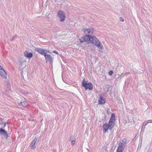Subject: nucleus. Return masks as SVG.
<instances>
[{"label": "nucleus", "mask_w": 152, "mask_h": 152, "mask_svg": "<svg viewBox=\"0 0 152 152\" xmlns=\"http://www.w3.org/2000/svg\"><path fill=\"white\" fill-rule=\"evenodd\" d=\"M115 115L113 113L112 114L110 118L108 123H105L102 126V131L105 133L108 132V130H111L113 128L115 124Z\"/></svg>", "instance_id": "nucleus-1"}, {"label": "nucleus", "mask_w": 152, "mask_h": 152, "mask_svg": "<svg viewBox=\"0 0 152 152\" xmlns=\"http://www.w3.org/2000/svg\"><path fill=\"white\" fill-rule=\"evenodd\" d=\"M93 37L88 35L83 36L80 39V42L83 43L85 42H88L89 43H92V40Z\"/></svg>", "instance_id": "nucleus-2"}, {"label": "nucleus", "mask_w": 152, "mask_h": 152, "mask_svg": "<svg viewBox=\"0 0 152 152\" xmlns=\"http://www.w3.org/2000/svg\"><path fill=\"white\" fill-rule=\"evenodd\" d=\"M93 42L95 46L101 49H103L104 48L102 45L101 43L95 37L93 38L92 43Z\"/></svg>", "instance_id": "nucleus-3"}, {"label": "nucleus", "mask_w": 152, "mask_h": 152, "mask_svg": "<svg viewBox=\"0 0 152 152\" xmlns=\"http://www.w3.org/2000/svg\"><path fill=\"white\" fill-rule=\"evenodd\" d=\"M82 86L86 90L88 89L89 90H91L93 88L92 83L91 82L86 83L85 79H83L82 82Z\"/></svg>", "instance_id": "nucleus-4"}, {"label": "nucleus", "mask_w": 152, "mask_h": 152, "mask_svg": "<svg viewBox=\"0 0 152 152\" xmlns=\"http://www.w3.org/2000/svg\"><path fill=\"white\" fill-rule=\"evenodd\" d=\"M58 15L60 18V21L63 22L65 20V15L63 11L61 10L59 11L58 13Z\"/></svg>", "instance_id": "nucleus-5"}, {"label": "nucleus", "mask_w": 152, "mask_h": 152, "mask_svg": "<svg viewBox=\"0 0 152 152\" xmlns=\"http://www.w3.org/2000/svg\"><path fill=\"white\" fill-rule=\"evenodd\" d=\"M84 33L88 35L92 34L94 32V29L92 28H85L83 29Z\"/></svg>", "instance_id": "nucleus-6"}, {"label": "nucleus", "mask_w": 152, "mask_h": 152, "mask_svg": "<svg viewBox=\"0 0 152 152\" xmlns=\"http://www.w3.org/2000/svg\"><path fill=\"white\" fill-rule=\"evenodd\" d=\"M44 55L46 61H47L50 62H53V58L50 55L46 54V53H45Z\"/></svg>", "instance_id": "nucleus-7"}, {"label": "nucleus", "mask_w": 152, "mask_h": 152, "mask_svg": "<svg viewBox=\"0 0 152 152\" xmlns=\"http://www.w3.org/2000/svg\"><path fill=\"white\" fill-rule=\"evenodd\" d=\"M0 75L3 77L5 78L6 77L7 73L0 65Z\"/></svg>", "instance_id": "nucleus-8"}, {"label": "nucleus", "mask_w": 152, "mask_h": 152, "mask_svg": "<svg viewBox=\"0 0 152 152\" xmlns=\"http://www.w3.org/2000/svg\"><path fill=\"white\" fill-rule=\"evenodd\" d=\"M19 68L22 69L23 68H25L26 67V61H21L19 60Z\"/></svg>", "instance_id": "nucleus-9"}, {"label": "nucleus", "mask_w": 152, "mask_h": 152, "mask_svg": "<svg viewBox=\"0 0 152 152\" xmlns=\"http://www.w3.org/2000/svg\"><path fill=\"white\" fill-rule=\"evenodd\" d=\"M38 138H35L32 141L30 145L32 149H33L35 148L36 146L35 145V144Z\"/></svg>", "instance_id": "nucleus-10"}, {"label": "nucleus", "mask_w": 152, "mask_h": 152, "mask_svg": "<svg viewBox=\"0 0 152 152\" xmlns=\"http://www.w3.org/2000/svg\"><path fill=\"white\" fill-rule=\"evenodd\" d=\"M35 51L38 52L39 53L41 54L42 55H43L45 54V50L44 49L40 48H37L35 49Z\"/></svg>", "instance_id": "nucleus-11"}, {"label": "nucleus", "mask_w": 152, "mask_h": 152, "mask_svg": "<svg viewBox=\"0 0 152 152\" xmlns=\"http://www.w3.org/2000/svg\"><path fill=\"white\" fill-rule=\"evenodd\" d=\"M126 141L127 140L126 139H123L120 140L118 145H122V147H125L126 145Z\"/></svg>", "instance_id": "nucleus-12"}, {"label": "nucleus", "mask_w": 152, "mask_h": 152, "mask_svg": "<svg viewBox=\"0 0 152 152\" xmlns=\"http://www.w3.org/2000/svg\"><path fill=\"white\" fill-rule=\"evenodd\" d=\"M24 55L26 58H30L32 57L33 54L31 52L28 53L27 51H26L24 53Z\"/></svg>", "instance_id": "nucleus-13"}, {"label": "nucleus", "mask_w": 152, "mask_h": 152, "mask_svg": "<svg viewBox=\"0 0 152 152\" xmlns=\"http://www.w3.org/2000/svg\"><path fill=\"white\" fill-rule=\"evenodd\" d=\"M0 134L4 135L6 138H7L8 137L7 133L2 128L0 129Z\"/></svg>", "instance_id": "nucleus-14"}, {"label": "nucleus", "mask_w": 152, "mask_h": 152, "mask_svg": "<svg viewBox=\"0 0 152 152\" xmlns=\"http://www.w3.org/2000/svg\"><path fill=\"white\" fill-rule=\"evenodd\" d=\"M125 148V147H122V145H118L117 152H122L124 150Z\"/></svg>", "instance_id": "nucleus-15"}, {"label": "nucleus", "mask_w": 152, "mask_h": 152, "mask_svg": "<svg viewBox=\"0 0 152 152\" xmlns=\"http://www.w3.org/2000/svg\"><path fill=\"white\" fill-rule=\"evenodd\" d=\"M149 124V125L152 127V122H148L147 123L144 122L143 123V124L142 125V129H143V130H144L145 129V126H146V125L147 124Z\"/></svg>", "instance_id": "nucleus-16"}, {"label": "nucleus", "mask_w": 152, "mask_h": 152, "mask_svg": "<svg viewBox=\"0 0 152 152\" xmlns=\"http://www.w3.org/2000/svg\"><path fill=\"white\" fill-rule=\"evenodd\" d=\"M105 103V102L104 100L103 99L102 97H100V98L98 100L99 104H104Z\"/></svg>", "instance_id": "nucleus-17"}, {"label": "nucleus", "mask_w": 152, "mask_h": 152, "mask_svg": "<svg viewBox=\"0 0 152 152\" xmlns=\"http://www.w3.org/2000/svg\"><path fill=\"white\" fill-rule=\"evenodd\" d=\"M128 120L129 123L131 124H134V120L132 117H130L128 118Z\"/></svg>", "instance_id": "nucleus-18"}, {"label": "nucleus", "mask_w": 152, "mask_h": 152, "mask_svg": "<svg viewBox=\"0 0 152 152\" xmlns=\"http://www.w3.org/2000/svg\"><path fill=\"white\" fill-rule=\"evenodd\" d=\"M26 102L24 101H22L19 104L20 106L22 105L24 106L26 105Z\"/></svg>", "instance_id": "nucleus-19"}, {"label": "nucleus", "mask_w": 152, "mask_h": 152, "mask_svg": "<svg viewBox=\"0 0 152 152\" xmlns=\"http://www.w3.org/2000/svg\"><path fill=\"white\" fill-rule=\"evenodd\" d=\"M75 139L74 137L73 136H71L70 138V140L71 141H72V140H75Z\"/></svg>", "instance_id": "nucleus-20"}, {"label": "nucleus", "mask_w": 152, "mask_h": 152, "mask_svg": "<svg viewBox=\"0 0 152 152\" xmlns=\"http://www.w3.org/2000/svg\"><path fill=\"white\" fill-rule=\"evenodd\" d=\"M113 71L111 70L109 72L108 74L110 75H111L113 74Z\"/></svg>", "instance_id": "nucleus-21"}, {"label": "nucleus", "mask_w": 152, "mask_h": 152, "mask_svg": "<svg viewBox=\"0 0 152 152\" xmlns=\"http://www.w3.org/2000/svg\"><path fill=\"white\" fill-rule=\"evenodd\" d=\"M75 140H72V141H71V144L72 145H74L75 143Z\"/></svg>", "instance_id": "nucleus-22"}, {"label": "nucleus", "mask_w": 152, "mask_h": 152, "mask_svg": "<svg viewBox=\"0 0 152 152\" xmlns=\"http://www.w3.org/2000/svg\"><path fill=\"white\" fill-rule=\"evenodd\" d=\"M121 22H123L124 21V19L121 17H120L119 18Z\"/></svg>", "instance_id": "nucleus-23"}, {"label": "nucleus", "mask_w": 152, "mask_h": 152, "mask_svg": "<svg viewBox=\"0 0 152 152\" xmlns=\"http://www.w3.org/2000/svg\"><path fill=\"white\" fill-rule=\"evenodd\" d=\"M53 53H56V54H58V52L57 51L55 50H54L53 51Z\"/></svg>", "instance_id": "nucleus-24"}, {"label": "nucleus", "mask_w": 152, "mask_h": 152, "mask_svg": "<svg viewBox=\"0 0 152 152\" xmlns=\"http://www.w3.org/2000/svg\"><path fill=\"white\" fill-rule=\"evenodd\" d=\"M101 52H102V50H101V51H100Z\"/></svg>", "instance_id": "nucleus-25"}, {"label": "nucleus", "mask_w": 152, "mask_h": 152, "mask_svg": "<svg viewBox=\"0 0 152 152\" xmlns=\"http://www.w3.org/2000/svg\"><path fill=\"white\" fill-rule=\"evenodd\" d=\"M47 52L49 53H50L49 51H47Z\"/></svg>", "instance_id": "nucleus-26"}]
</instances>
